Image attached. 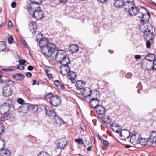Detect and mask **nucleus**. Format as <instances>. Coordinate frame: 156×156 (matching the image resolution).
Instances as JSON below:
<instances>
[{"label": "nucleus", "instance_id": "nucleus-1", "mask_svg": "<svg viewBox=\"0 0 156 156\" xmlns=\"http://www.w3.org/2000/svg\"><path fill=\"white\" fill-rule=\"evenodd\" d=\"M142 13L138 15L140 22L142 23H147L149 20L150 14L147 9L145 8L142 7Z\"/></svg>", "mask_w": 156, "mask_h": 156}, {"label": "nucleus", "instance_id": "nucleus-2", "mask_svg": "<svg viewBox=\"0 0 156 156\" xmlns=\"http://www.w3.org/2000/svg\"><path fill=\"white\" fill-rule=\"evenodd\" d=\"M61 100L60 96L58 95L54 96L49 101L50 104L53 106L57 107L59 106L61 104Z\"/></svg>", "mask_w": 156, "mask_h": 156}, {"label": "nucleus", "instance_id": "nucleus-3", "mask_svg": "<svg viewBox=\"0 0 156 156\" xmlns=\"http://www.w3.org/2000/svg\"><path fill=\"white\" fill-rule=\"evenodd\" d=\"M141 10V9H140L139 7L136 6L134 5V6L131 7V8H130L128 11L130 16H134L137 14L138 16L142 13V11Z\"/></svg>", "mask_w": 156, "mask_h": 156}, {"label": "nucleus", "instance_id": "nucleus-4", "mask_svg": "<svg viewBox=\"0 0 156 156\" xmlns=\"http://www.w3.org/2000/svg\"><path fill=\"white\" fill-rule=\"evenodd\" d=\"M44 16V13L43 11L40 10H35L33 11L32 16L34 17L37 20H41Z\"/></svg>", "mask_w": 156, "mask_h": 156}, {"label": "nucleus", "instance_id": "nucleus-5", "mask_svg": "<svg viewBox=\"0 0 156 156\" xmlns=\"http://www.w3.org/2000/svg\"><path fill=\"white\" fill-rule=\"evenodd\" d=\"M66 56V51L64 50L60 49L58 51L55 58L56 61L59 62Z\"/></svg>", "mask_w": 156, "mask_h": 156}, {"label": "nucleus", "instance_id": "nucleus-6", "mask_svg": "<svg viewBox=\"0 0 156 156\" xmlns=\"http://www.w3.org/2000/svg\"><path fill=\"white\" fill-rule=\"evenodd\" d=\"M11 104L9 102L5 103L0 106V112L2 114H4L10 110V107Z\"/></svg>", "mask_w": 156, "mask_h": 156}, {"label": "nucleus", "instance_id": "nucleus-7", "mask_svg": "<svg viewBox=\"0 0 156 156\" xmlns=\"http://www.w3.org/2000/svg\"><path fill=\"white\" fill-rule=\"evenodd\" d=\"M140 135L138 133H135L131 136L130 141L134 145L138 144V141L140 137Z\"/></svg>", "mask_w": 156, "mask_h": 156}, {"label": "nucleus", "instance_id": "nucleus-8", "mask_svg": "<svg viewBox=\"0 0 156 156\" xmlns=\"http://www.w3.org/2000/svg\"><path fill=\"white\" fill-rule=\"evenodd\" d=\"M12 92V88L9 85H6L3 88L2 94L5 97L9 96Z\"/></svg>", "mask_w": 156, "mask_h": 156}, {"label": "nucleus", "instance_id": "nucleus-9", "mask_svg": "<svg viewBox=\"0 0 156 156\" xmlns=\"http://www.w3.org/2000/svg\"><path fill=\"white\" fill-rule=\"evenodd\" d=\"M98 92L97 91H94L92 93V91L90 88L87 87L83 88V91L82 92V94L85 95V97H87L88 96H90L92 94L94 95H97Z\"/></svg>", "mask_w": 156, "mask_h": 156}, {"label": "nucleus", "instance_id": "nucleus-10", "mask_svg": "<svg viewBox=\"0 0 156 156\" xmlns=\"http://www.w3.org/2000/svg\"><path fill=\"white\" fill-rule=\"evenodd\" d=\"M134 0H127L126 2H124L123 8L126 10L129 11L131 7L134 6Z\"/></svg>", "mask_w": 156, "mask_h": 156}, {"label": "nucleus", "instance_id": "nucleus-11", "mask_svg": "<svg viewBox=\"0 0 156 156\" xmlns=\"http://www.w3.org/2000/svg\"><path fill=\"white\" fill-rule=\"evenodd\" d=\"M48 40L46 38H41L39 42V44L40 48H47L48 44Z\"/></svg>", "mask_w": 156, "mask_h": 156}, {"label": "nucleus", "instance_id": "nucleus-12", "mask_svg": "<svg viewBox=\"0 0 156 156\" xmlns=\"http://www.w3.org/2000/svg\"><path fill=\"white\" fill-rule=\"evenodd\" d=\"M45 110L47 115L50 117H55L56 115L55 112L51 110L49 106H46L45 107Z\"/></svg>", "mask_w": 156, "mask_h": 156}, {"label": "nucleus", "instance_id": "nucleus-13", "mask_svg": "<svg viewBox=\"0 0 156 156\" xmlns=\"http://www.w3.org/2000/svg\"><path fill=\"white\" fill-rule=\"evenodd\" d=\"M144 34L147 37V38L150 40H153L154 34L153 30L150 29V28L147 27L146 29Z\"/></svg>", "mask_w": 156, "mask_h": 156}, {"label": "nucleus", "instance_id": "nucleus-14", "mask_svg": "<svg viewBox=\"0 0 156 156\" xmlns=\"http://www.w3.org/2000/svg\"><path fill=\"white\" fill-rule=\"evenodd\" d=\"M90 106L96 109L99 105V101L97 98H93L90 102Z\"/></svg>", "mask_w": 156, "mask_h": 156}, {"label": "nucleus", "instance_id": "nucleus-15", "mask_svg": "<svg viewBox=\"0 0 156 156\" xmlns=\"http://www.w3.org/2000/svg\"><path fill=\"white\" fill-rule=\"evenodd\" d=\"M18 110L19 112L25 113L30 110V105L29 104H25L20 107Z\"/></svg>", "mask_w": 156, "mask_h": 156}, {"label": "nucleus", "instance_id": "nucleus-16", "mask_svg": "<svg viewBox=\"0 0 156 156\" xmlns=\"http://www.w3.org/2000/svg\"><path fill=\"white\" fill-rule=\"evenodd\" d=\"M149 142H150L152 145L156 142V131H152L151 132L149 135Z\"/></svg>", "mask_w": 156, "mask_h": 156}, {"label": "nucleus", "instance_id": "nucleus-17", "mask_svg": "<svg viewBox=\"0 0 156 156\" xmlns=\"http://www.w3.org/2000/svg\"><path fill=\"white\" fill-rule=\"evenodd\" d=\"M53 121L54 124L57 126H60L63 122V121L57 115L54 117Z\"/></svg>", "mask_w": 156, "mask_h": 156}, {"label": "nucleus", "instance_id": "nucleus-18", "mask_svg": "<svg viewBox=\"0 0 156 156\" xmlns=\"http://www.w3.org/2000/svg\"><path fill=\"white\" fill-rule=\"evenodd\" d=\"M60 72L63 75H66L69 74L70 69L68 66H62L61 67Z\"/></svg>", "mask_w": 156, "mask_h": 156}, {"label": "nucleus", "instance_id": "nucleus-19", "mask_svg": "<svg viewBox=\"0 0 156 156\" xmlns=\"http://www.w3.org/2000/svg\"><path fill=\"white\" fill-rule=\"evenodd\" d=\"M29 28L33 34L35 33L37 29V24L34 22H31L29 24Z\"/></svg>", "mask_w": 156, "mask_h": 156}, {"label": "nucleus", "instance_id": "nucleus-20", "mask_svg": "<svg viewBox=\"0 0 156 156\" xmlns=\"http://www.w3.org/2000/svg\"><path fill=\"white\" fill-rule=\"evenodd\" d=\"M124 2V0H115L114 5L117 8H123Z\"/></svg>", "mask_w": 156, "mask_h": 156}, {"label": "nucleus", "instance_id": "nucleus-21", "mask_svg": "<svg viewBox=\"0 0 156 156\" xmlns=\"http://www.w3.org/2000/svg\"><path fill=\"white\" fill-rule=\"evenodd\" d=\"M110 126L112 130L117 133H119L121 130L120 126L117 123L111 124Z\"/></svg>", "mask_w": 156, "mask_h": 156}, {"label": "nucleus", "instance_id": "nucleus-22", "mask_svg": "<svg viewBox=\"0 0 156 156\" xmlns=\"http://www.w3.org/2000/svg\"><path fill=\"white\" fill-rule=\"evenodd\" d=\"M120 137L123 136L124 137H126L128 139L130 135V132L126 129H123L119 133Z\"/></svg>", "mask_w": 156, "mask_h": 156}, {"label": "nucleus", "instance_id": "nucleus-23", "mask_svg": "<svg viewBox=\"0 0 156 156\" xmlns=\"http://www.w3.org/2000/svg\"><path fill=\"white\" fill-rule=\"evenodd\" d=\"M67 140L65 138H62L61 139L58 146V148L59 149H61L64 148L67 144Z\"/></svg>", "mask_w": 156, "mask_h": 156}, {"label": "nucleus", "instance_id": "nucleus-24", "mask_svg": "<svg viewBox=\"0 0 156 156\" xmlns=\"http://www.w3.org/2000/svg\"><path fill=\"white\" fill-rule=\"evenodd\" d=\"M85 84V82L82 80L78 81L76 83V87L78 90H82L84 88Z\"/></svg>", "mask_w": 156, "mask_h": 156}, {"label": "nucleus", "instance_id": "nucleus-25", "mask_svg": "<svg viewBox=\"0 0 156 156\" xmlns=\"http://www.w3.org/2000/svg\"><path fill=\"white\" fill-rule=\"evenodd\" d=\"M149 140L146 138H143L140 137L139 141H138V144H140L141 145L144 146L147 144L148 145H151L152 144L150 142H149Z\"/></svg>", "mask_w": 156, "mask_h": 156}, {"label": "nucleus", "instance_id": "nucleus-26", "mask_svg": "<svg viewBox=\"0 0 156 156\" xmlns=\"http://www.w3.org/2000/svg\"><path fill=\"white\" fill-rule=\"evenodd\" d=\"M34 2H30L31 3H30L29 5V8L28 9V10L30 14H31V11H34L35 10H36L35 9V8H36V7L35 6V5H36L37 6V7H38L40 4H38L36 3V1H34Z\"/></svg>", "mask_w": 156, "mask_h": 156}, {"label": "nucleus", "instance_id": "nucleus-27", "mask_svg": "<svg viewBox=\"0 0 156 156\" xmlns=\"http://www.w3.org/2000/svg\"><path fill=\"white\" fill-rule=\"evenodd\" d=\"M147 61L145 58H144L141 64V66L143 69L145 70H148L150 68L151 66L150 64L148 63Z\"/></svg>", "mask_w": 156, "mask_h": 156}, {"label": "nucleus", "instance_id": "nucleus-28", "mask_svg": "<svg viewBox=\"0 0 156 156\" xmlns=\"http://www.w3.org/2000/svg\"><path fill=\"white\" fill-rule=\"evenodd\" d=\"M96 110L97 112L100 115H103L105 112V108L101 105H100L95 109Z\"/></svg>", "mask_w": 156, "mask_h": 156}, {"label": "nucleus", "instance_id": "nucleus-29", "mask_svg": "<svg viewBox=\"0 0 156 156\" xmlns=\"http://www.w3.org/2000/svg\"><path fill=\"white\" fill-rule=\"evenodd\" d=\"M53 49H41V51L44 55L48 57L51 56L53 53Z\"/></svg>", "mask_w": 156, "mask_h": 156}, {"label": "nucleus", "instance_id": "nucleus-30", "mask_svg": "<svg viewBox=\"0 0 156 156\" xmlns=\"http://www.w3.org/2000/svg\"><path fill=\"white\" fill-rule=\"evenodd\" d=\"M62 66H68L70 61L68 57L66 56L59 62Z\"/></svg>", "mask_w": 156, "mask_h": 156}, {"label": "nucleus", "instance_id": "nucleus-31", "mask_svg": "<svg viewBox=\"0 0 156 156\" xmlns=\"http://www.w3.org/2000/svg\"><path fill=\"white\" fill-rule=\"evenodd\" d=\"M155 58L154 55L153 54L149 53L145 57V59L148 61L153 62Z\"/></svg>", "mask_w": 156, "mask_h": 156}, {"label": "nucleus", "instance_id": "nucleus-32", "mask_svg": "<svg viewBox=\"0 0 156 156\" xmlns=\"http://www.w3.org/2000/svg\"><path fill=\"white\" fill-rule=\"evenodd\" d=\"M69 75L70 76L69 79L71 80L72 83H74L75 81V78L76 76V73L74 72L70 71H69Z\"/></svg>", "mask_w": 156, "mask_h": 156}, {"label": "nucleus", "instance_id": "nucleus-33", "mask_svg": "<svg viewBox=\"0 0 156 156\" xmlns=\"http://www.w3.org/2000/svg\"><path fill=\"white\" fill-rule=\"evenodd\" d=\"M102 121L104 124L105 123L108 124L111 122V119L109 116L105 115L103 116Z\"/></svg>", "mask_w": 156, "mask_h": 156}, {"label": "nucleus", "instance_id": "nucleus-34", "mask_svg": "<svg viewBox=\"0 0 156 156\" xmlns=\"http://www.w3.org/2000/svg\"><path fill=\"white\" fill-rule=\"evenodd\" d=\"M12 76L14 78L19 80H21L24 78V76L23 75L20 73L13 75Z\"/></svg>", "mask_w": 156, "mask_h": 156}, {"label": "nucleus", "instance_id": "nucleus-35", "mask_svg": "<svg viewBox=\"0 0 156 156\" xmlns=\"http://www.w3.org/2000/svg\"><path fill=\"white\" fill-rule=\"evenodd\" d=\"M101 142L103 143V146L102 147V149L104 150H107L108 148V145L109 144L108 142L104 140Z\"/></svg>", "mask_w": 156, "mask_h": 156}, {"label": "nucleus", "instance_id": "nucleus-36", "mask_svg": "<svg viewBox=\"0 0 156 156\" xmlns=\"http://www.w3.org/2000/svg\"><path fill=\"white\" fill-rule=\"evenodd\" d=\"M2 150V152H1L2 154H3V155L2 156H10V151L7 149H4Z\"/></svg>", "mask_w": 156, "mask_h": 156}, {"label": "nucleus", "instance_id": "nucleus-37", "mask_svg": "<svg viewBox=\"0 0 156 156\" xmlns=\"http://www.w3.org/2000/svg\"><path fill=\"white\" fill-rule=\"evenodd\" d=\"M5 145L3 139H0V150L2 151L5 149Z\"/></svg>", "mask_w": 156, "mask_h": 156}, {"label": "nucleus", "instance_id": "nucleus-38", "mask_svg": "<svg viewBox=\"0 0 156 156\" xmlns=\"http://www.w3.org/2000/svg\"><path fill=\"white\" fill-rule=\"evenodd\" d=\"M31 110L34 112H37L38 111V106L37 105H30V110Z\"/></svg>", "mask_w": 156, "mask_h": 156}, {"label": "nucleus", "instance_id": "nucleus-39", "mask_svg": "<svg viewBox=\"0 0 156 156\" xmlns=\"http://www.w3.org/2000/svg\"><path fill=\"white\" fill-rule=\"evenodd\" d=\"M48 49H56V47L55 44L53 43H51L48 42L47 44V47Z\"/></svg>", "mask_w": 156, "mask_h": 156}, {"label": "nucleus", "instance_id": "nucleus-40", "mask_svg": "<svg viewBox=\"0 0 156 156\" xmlns=\"http://www.w3.org/2000/svg\"><path fill=\"white\" fill-rule=\"evenodd\" d=\"M6 44L5 42L3 41L0 42V49H6Z\"/></svg>", "mask_w": 156, "mask_h": 156}, {"label": "nucleus", "instance_id": "nucleus-41", "mask_svg": "<svg viewBox=\"0 0 156 156\" xmlns=\"http://www.w3.org/2000/svg\"><path fill=\"white\" fill-rule=\"evenodd\" d=\"M53 94L52 93H50L46 95L45 96L44 98L46 99H49L50 100H51L52 98L54 97Z\"/></svg>", "mask_w": 156, "mask_h": 156}, {"label": "nucleus", "instance_id": "nucleus-42", "mask_svg": "<svg viewBox=\"0 0 156 156\" xmlns=\"http://www.w3.org/2000/svg\"><path fill=\"white\" fill-rule=\"evenodd\" d=\"M75 140V142H77L78 144H84L85 146H86V145H84V143L83 141V140L82 139H76Z\"/></svg>", "mask_w": 156, "mask_h": 156}, {"label": "nucleus", "instance_id": "nucleus-43", "mask_svg": "<svg viewBox=\"0 0 156 156\" xmlns=\"http://www.w3.org/2000/svg\"><path fill=\"white\" fill-rule=\"evenodd\" d=\"M37 156H50L49 154L44 151L40 152L37 155Z\"/></svg>", "mask_w": 156, "mask_h": 156}, {"label": "nucleus", "instance_id": "nucleus-44", "mask_svg": "<svg viewBox=\"0 0 156 156\" xmlns=\"http://www.w3.org/2000/svg\"><path fill=\"white\" fill-rule=\"evenodd\" d=\"M20 41L21 43L23 44V45L24 46V48H26L28 47L27 44L26 42L23 39H21Z\"/></svg>", "mask_w": 156, "mask_h": 156}, {"label": "nucleus", "instance_id": "nucleus-45", "mask_svg": "<svg viewBox=\"0 0 156 156\" xmlns=\"http://www.w3.org/2000/svg\"><path fill=\"white\" fill-rule=\"evenodd\" d=\"M4 130V127L2 123L0 124V135L3 132Z\"/></svg>", "mask_w": 156, "mask_h": 156}, {"label": "nucleus", "instance_id": "nucleus-46", "mask_svg": "<svg viewBox=\"0 0 156 156\" xmlns=\"http://www.w3.org/2000/svg\"><path fill=\"white\" fill-rule=\"evenodd\" d=\"M154 62H153V66H151V67L152 68V69L153 70H156V58H155L154 60Z\"/></svg>", "mask_w": 156, "mask_h": 156}, {"label": "nucleus", "instance_id": "nucleus-47", "mask_svg": "<svg viewBox=\"0 0 156 156\" xmlns=\"http://www.w3.org/2000/svg\"><path fill=\"white\" fill-rule=\"evenodd\" d=\"M8 42L9 44H11L13 42V38L12 36H11L9 37L8 38Z\"/></svg>", "mask_w": 156, "mask_h": 156}, {"label": "nucleus", "instance_id": "nucleus-48", "mask_svg": "<svg viewBox=\"0 0 156 156\" xmlns=\"http://www.w3.org/2000/svg\"><path fill=\"white\" fill-rule=\"evenodd\" d=\"M19 64L24 66V63H26V61L24 60H20L19 61Z\"/></svg>", "mask_w": 156, "mask_h": 156}, {"label": "nucleus", "instance_id": "nucleus-49", "mask_svg": "<svg viewBox=\"0 0 156 156\" xmlns=\"http://www.w3.org/2000/svg\"><path fill=\"white\" fill-rule=\"evenodd\" d=\"M17 102L20 104H23L24 101L22 98H20L18 99Z\"/></svg>", "mask_w": 156, "mask_h": 156}, {"label": "nucleus", "instance_id": "nucleus-50", "mask_svg": "<svg viewBox=\"0 0 156 156\" xmlns=\"http://www.w3.org/2000/svg\"><path fill=\"white\" fill-rule=\"evenodd\" d=\"M50 70H51L49 68L47 67L45 68V73L48 77H49V73H48L50 71Z\"/></svg>", "mask_w": 156, "mask_h": 156}, {"label": "nucleus", "instance_id": "nucleus-51", "mask_svg": "<svg viewBox=\"0 0 156 156\" xmlns=\"http://www.w3.org/2000/svg\"><path fill=\"white\" fill-rule=\"evenodd\" d=\"M17 69L20 70H23L24 69V66L19 64L17 66Z\"/></svg>", "mask_w": 156, "mask_h": 156}, {"label": "nucleus", "instance_id": "nucleus-52", "mask_svg": "<svg viewBox=\"0 0 156 156\" xmlns=\"http://www.w3.org/2000/svg\"><path fill=\"white\" fill-rule=\"evenodd\" d=\"M55 84L57 86H59L61 84L60 82L58 80H55L54 82Z\"/></svg>", "mask_w": 156, "mask_h": 156}, {"label": "nucleus", "instance_id": "nucleus-53", "mask_svg": "<svg viewBox=\"0 0 156 156\" xmlns=\"http://www.w3.org/2000/svg\"><path fill=\"white\" fill-rule=\"evenodd\" d=\"M70 48H74V49H76L77 48H78V46L77 44H71L69 47Z\"/></svg>", "mask_w": 156, "mask_h": 156}, {"label": "nucleus", "instance_id": "nucleus-54", "mask_svg": "<svg viewBox=\"0 0 156 156\" xmlns=\"http://www.w3.org/2000/svg\"><path fill=\"white\" fill-rule=\"evenodd\" d=\"M30 2H34V0H30ZM36 0V3L38 4H41L42 2L41 0Z\"/></svg>", "mask_w": 156, "mask_h": 156}, {"label": "nucleus", "instance_id": "nucleus-55", "mask_svg": "<svg viewBox=\"0 0 156 156\" xmlns=\"http://www.w3.org/2000/svg\"><path fill=\"white\" fill-rule=\"evenodd\" d=\"M26 76L27 77L30 78L32 74L30 72H27L26 73Z\"/></svg>", "mask_w": 156, "mask_h": 156}, {"label": "nucleus", "instance_id": "nucleus-56", "mask_svg": "<svg viewBox=\"0 0 156 156\" xmlns=\"http://www.w3.org/2000/svg\"><path fill=\"white\" fill-rule=\"evenodd\" d=\"M146 45L147 48H150L151 46V43L149 41H147L146 43Z\"/></svg>", "mask_w": 156, "mask_h": 156}, {"label": "nucleus", "instance_id": "nucleus-57", "mask_svg": "<svg viewBox=\"0 0 156 156\" xmlns=\"http://www.w3.org/2000/svg\"><path fill=\"white\" fill-rule=\"evenodd\" d=\"M16 3L15 2H12L11 4V6L12 8H14L16 7Z\"/></svg>", "mask_w": 156, "mask_h": 156}, {"label": "nucleus", "instance_id": "nucleus-58", "mask_svg": "<svg viewBox=\"0 0 156 156\" xmlns=\"http://www.w3.org/2000/svg\"><path fill=\"white\" fill-rule=\"evenodd\" d=\"M33 68L31 66H29L27 67V69L29 71H32L33 70Z\"/></svg>", "mask_w": 156, "mask_h": 156}, {"label": "nucleus", "instance_id": "nucleus-59", "mask_svg": "<svg viewBox=\"0 0 156 156\" xmlns=\"http://www.w3.org/2000/svg\"><path fill=\"white\" fill-rule=\"evenodd\" d=\"M135 58L136 59H139L141 58V56L140 55H135Z\"/></svg>", "mask_w": 156, "mask_h": 156}, {"label": "nucleus", "instance_id": "nucleus-60", "mask_svg": "<svg viewBox=\"0 0 156 156\" xmlns=\"http://www.w3.org/2000/svg\"><path fill=\"white\" fill-rule=\"evenodd\" d=\"M8 26L9 27H12L13 26L12 23L10 20L9 21Z\"/></svg>", "mask_w": 156, "mask_h": 156}, {"label": "nucleus", "instance_id": "nucleus-61", "mask_svg": "<svg viewBox=\"0 0 156 156\" xmlns=\"http://www.w3.org/2000/svg\"><path fill=\"white\" fill-rule=\"evenodd\" d=\"M4 83V81L2 80L1 78V75L0 73V85H1L3 83Z\"/></svg>", "mask_w": 156, "mask_h": 156}, {"label": "nucleus", "instance_id": "nucleus-62", "mask_svg": "<svg viewBox=\"0 0 156 156\" xmlns=\"http://www.w3.org/2000/svg\"><path fill=\"white\" fill-rule=\"evenodd\" d=\"M59 1L61 3L65 4L67 2L68 0H59Z\"/></svg>", "mask_w": 156, "mask_h": 156}, {"label": "nucleus", "instance_id": "nucleus-63", "mask_svg": "<svg viewBox=\"0 0 156 156\" xmlns=\"http://www.w3.org/2000/svg\"><path fill=\"white\" fill-rule=\"evenodd\" d=\"M2 70L6 71H12L13 70L12 69H2Z\"/></svg>", "mask_w": 156, "mask_h": 156}, {"label": "nucleus", "instance_id": "nucleus-64", "mask_svg": "<svg viewBox=\"0 0 156 156\" xmlns=\"http://www.w3.org/2000/svg\"><path fill=\"white\" fill-rule=\"evenodd\" d=\"M92 147V146H90L88 147L87 150L89 151H90L91 150V148Z\"/></svg>", "mask_w": 156, "mask_h": 156}]
</instances>
